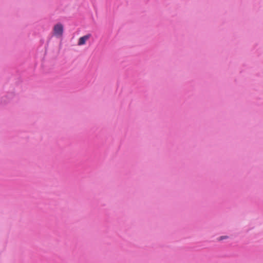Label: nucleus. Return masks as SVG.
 Listing matches in <instances>:
<instances>
[{
    "instance_id": "1",
    "label": "nucleus",
    "mask_w": 263,
    "mask_h": 263,
    "mask_svg": "<svg viewBox=\"0 0 263 263\" xmlns=\"http://www.w3.org/2000/svg\"><path fill=\"white\" fill-rule=\"evenodd\" d=\"M63 26L60 23L54 25L53 27V34L57 37H62L63 33Z\"/></svg>"
},
{
    "instance_id": "2",
    "label": "nucleus",
    "mask_w": 263,
    "mask_h": 263,
    "mask_svg": "<svg viewBox=\"0 0 263 263\" xmlns=\"http://www.w3.org/2000/svg\"><path fill=\"white\" fill-rule=\"evenodd\" d=\"M91 34H88L83 36L81 37L78 41V45L82 46L85 44L86 42L90 37Z\"/></svg>"
},
{
    "instance_id": "3",
    "label": "nucleus",
    "mask_w": 263,
    "mask_h": 263,
    "mask_svg": "<svg viewBox=\"0 0 263 263\" xmlns=\"http://www.w3.org/2000/svg\"><path fill=\"white\" fill-rule=\"evenodd\" d=\"M228 238V236H221L219 238V240H222L223 239H226Z\"/></svg>"
}]
</instances>
